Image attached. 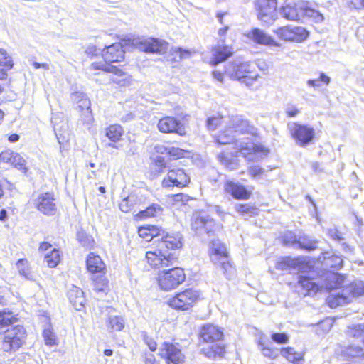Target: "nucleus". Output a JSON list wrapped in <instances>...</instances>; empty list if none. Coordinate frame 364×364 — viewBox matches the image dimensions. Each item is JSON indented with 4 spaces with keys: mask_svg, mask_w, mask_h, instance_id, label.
<instances>
[{
    "mask_svg": "<svg viewBox=\"0 0 364 364\" xmlns=\"http://www.w3.org/2000/svg\"><path fill=\"white\" fill-rule=\"evenodd\" d=\"M9 164L19 170L25 169V160L17 153H15Z\"/></svg>",
    "mask_w": 364,
    "mask_h": 364,
    "instance_id": "nucleus-54",
    "label": "nucleus"
},
{
    "mask_svg": "<svg viewBox=\"0 0 364 364\" xmlns=\"http://www.w3.org/2000/svg\"><path fill=\"white\" fill-rule=\"evenodd\" d=\"M324 265L328 267L339 269L343 266V259L341 256L329 255V253H325L323 256Z\"/></svg>",
    "mask_w": 364,
    "mask_h": 364,
    "instance_id": "nucleus-35",
    "label": "nucleus"
},
{
    "mask_svg": "<svg viewBox=\"0 0 364 364\" xmlns=\"http://www.w3.org/2000/svg\"><path fill=\"white\" fill-rule=\"evenodd\" d=\"M191 228L196 233L200 234L203 231L206 233L211 232L215 229V223L208 215L195 213L191 218Z\"/></svg>",
    "mask_w": 364,
    "mask_h": 364,
    "instance_id": "nucleus-15",
    "label": "nucleus"
},
{
    "mask_svg": "<svg viewBox=\"0 0 364 364\" xmlns=\"http://www.w3.org/2000/svg\"><path fill=\"white\" fill-rule=\"evenodd\" d=\"M43 336L46 345L53 346L58 344L56 336L53 332V330L51 329L50 326H48V328H44L43 331Z\"/></svg>",
    "mask_w": 364,
    "mask_h": 364,
    "instance_id": "nucleus-45",
    "label": "nucleus"
},
{
    "mask_svg": "<svg viewBox=\"0 0 364 364\" xmlns=\"http://www.w3.org/2000/svg\"><path fill=\"white\" fill-rule=\"evenodd\" d=\"M275 267L282 271L300 270L304 267V262L300 258L286 257L280 258L277 262Z\"/></svg>",
    "mask_w": 364,
    "mask_h": 364,
    "instance_id": "nucleus-24",
    "label": "nucleus"
},
{
    "mask_svg": "<svg viewBox=\"0 0 364 364\" xmlns=\"http://www.w3.org/2000/svg\"><path fill=\"white\" fill-rule=\"evenodd\" d=\"M303 9H304L297 4L289 2L285 4V5L280 9V14L286 19L298 21L300 16L303 15Z\"/></svg>",
    "mask_w": 364,
    "mask_h": 364,
    "instance_id": "nucleus-23",
    "label": "nucleus"
},
{
    "mask_svg": "<svg viewBox=\"0 0 364 364\" xmlns=\"http://www.w3.org/2000/svg\"><path fill=\"white\" fill-rule=\"evenodd\" d=\"M190 183V177L183 168H174L168 169L167 175L164 178L161 182L163 188L177 187L182 188L188 186Z\"/></svg>",
    "mask_w": 364,
    "mask_h": 364,
    "instance_id": "nucleus-10",
    "label": "nucleus"
},
{
    "mask_svg": "<svg viewBox=\"0 0 364 364\" xmlns=\"http://www.w3.org/2000/svg\"><path fill=\"white\" fill-rule=\"evenodd\" d=\"M344 282V276L333 272H328L324 275L323 282L321 284V291H322L323 289L326 291L338 289L343 287Z\"/></svg>",
    "mask_w": 364,
    "mask_h": 364,
    "instance_id": "nucleus-21",
    "label": "nucleus"
},
{
    "mask_svg": "<svg viewBox=\"0 0 364 364\" xmlns=\"http://www.w3.org/2000/svg\"><path fill=\"white\" fill-rule=\"evenodd\" d=\"M87 269L91 273H101L105 269V264L101 257L91 252L86 261Z\"/></svg>",
    "mask_w": 364,
    "mask_h": 364,
    "instance_id": "nucleus-27",
    "label": "nucleus"
},
{
    "mask_svg": "<svg viewBox=\"0 0 364 364\" xmlns=\"http://www.w3.org/2000/svg\"><path fill=\"white\" fill-rule=\"evenodd\" d=\"M218 158L220 163L230 170H234L237 167V163L236 162V160L230 158L224 153L220 154Z\"/></svg>",
    "mask_w": 364,
    "mask_h": 364,
    "instance_id": "nucleus-47",
    "label": "nucleus"
},
{
    "mask_svg": "<svg viewBox=\"0 0 364 364\" xmlns=\"http://www.w3.org/2000/svg\"><path fill=\"white\" fill-rule=\"evenodd\" d=\"M327 234L333 240L341 241L343 240L341 233L336 227L328 228Z\"/></svg>",
    "mask_w": 364,
    "mask_h": 364,
    "instance_id": "nucleus-60",
    "label": "nucleus"
},
{
    "mask_svg": "<svg viewBox=\"0 0 364 364\" xmlns=\"http://www.w3.org/2000/svg\"><path fill=\"white\" fill-rule=\"evenodd\" d=\"M346 335L354 338L364 337V324L359 323L349 326L346 331Z\"/></svg>",
    "mask_w": 364,
    "mask_h": 364,
    "instance_id": "nucleus-41",
    "label": "nucleus"
},
{
    "mask_svg": "<svg viewBox=\"0 0 364 364\" xmlns=\"http://www.w3.org/2000/svg\"><path fill=\"white\" fill-rule=\"evenodd\" d=\"M298 244L301 248L306 250H314L317 247V242L314 240L303 239L302 240H299Z\"/></svg>",
    "mask_w": 364,
    "mask_h": 364,
    "instance_id": "nucleus-56",
    "label": "nucleus"
},
{
    "mask_svg": "<svg viewBox=\"0 0 364 364\" xmlns=\"http://www.w3.org/2000/svg\"><path fill=\"white\" fill-rule=\"evenodd\" d=\"M135 45L145 53H163L168 48V43L156 38H139L136 40Z\"/></svg>",
    "mask_w": 364,
    "mask_h": 364,
    "instance_id": "nucleus-14",
    "label": "nucleus"
},
{
    "mask_svg": "<svg viewBox=\"0 0 364 364\" xmlns=\"http://www.w3.org/2000/svg\"><path fill=\"white\" fill-rule=\"evenodd\" d=\"M60 260V251L53 248L49 252L45 254L44 262L50 268L55 267Z\"/></svg>",
    "mask_w": 364,
    "mask_h": 364,
    "instance_id": "nucleus-34",
    "label": "nucleus"
},
{
    "mask_svg": "<svg viewBox=\"0 0 364 364\" xmlns=\"http://www.w3.org/2000/svg\"><path fill=\"white\" fill-rule=\"evenodd\" d=\"M259 348L262 351L264 356L271 359H275L278 357V350L267 347L264 343L259 341L258 343Z\"/></svg>",
    "mask_w": 364,
    "mask_h": 364,
    "instance_id": "nucleus-48",
    "label": "nucleus"
},
{
    "mask_svg": "<svg viewBox=\"0 0 364 364\" xmlns=\"http://www.w3.org/2000/svg\"><path fill=\"white\" fill-rule=\"evenodd\" d=\"M303 15L315 21L316 23H321L324 19V17L321 13L311 8L304 9Z\"/></svg>",
    "mask_w": 364,
    "mask_h": 364,
    "instance_id": "nucleus-44",
    "label": "nucleus"
},
{
    "mask_svg": "<svg viewBox=\"0 0 364 364\" xmlns=\"http://www.w3.org/2000/svg\"><path fill=\"white\" fill-rule=\"evenodd\" d=\"M94 289L96 291H105L107 287L108 282L105 276L100 275L95 278H92Z\"/></svg>",
    "mask_w": 364,
    "mask_h": 364,
    "instance_id": "nucleus-46",
    "label": "nucleus"
},
{
    "mask_svg": "<svg viewBox=\"0 0 364 364\" xmlns=\"http://www.w3.org/2000/svg\"><path fill=\"white\" fill-rule=\"evenodd\" d=\"M281 355L294 364H302L304 353L296 351L294 348L287 347L280 350Z\"/></svg>",
    "mask_w": 364,
    "mask_h": 364,
    "instance_id": "nucleus-28",
    "label": "nucleus"
},
{
    "mask_svg": "<svg viewBox=\"0 0 364 364\" xmlns=\"http://www.w3.org/2000/svg\"><path fill=\"white\" fill-rule=\"evenodd\" d=\"M160 356L167 364H182L184 356L180 349L172 343L164 342L159 349Z\"/></svg>",
    "mask_w": 364,
    "mask_h": 364,
    "instance_id": "nucleus-17",
    "label": "nucleus"
},
{
    "mask_svg": "<svg viewBox=\"0 0 364 364\" xmlns=\"http://www.w3.org/2000/svg\"><path fill=\"white\" fill-rule=\"evenodd\" d=\"M364 294V282L355 281L349 286L340 290L338 293L331 294L327 298V303L331 308L348 304L353 298Z\"/></svg>",
    "mask_w": 364,
    "mask_h": 364,
    "instance_id": "nucleus-4",
    "label": "nucleus"
},
{
    "mask_svg": "<svg viewBox=\"0 0 364 364\" xmlns=\"http://www.w3.org/2000/svg\"><path fill=\"white\" fill-rule=\"evenodd\" d=\"M300 111L299 109L294 105L288 104L285 107V113L289 117H293L296 116Z\"/></svg>",
    "mask_w": 364,
    "mask_h": 364,
    "instance_id": "nucleus-62",
    "label": "nucleus"
},
{
    "mask_svg": "<svg viewBox=\"0 0 364 364\" xmlns=\"http://www.w3.org/2000/svg\"><path fill=\"white\" fill-rule=\"evenodd\" d=\"M205 355L209 358H215L216 355H221L224 353V347L220 344H215L211 346L210 350H203Z\"/></svg>",
    "mask_w": 364,
    "mask_h": 364,
    "instance_id": "nucleus-52",
    "label": "nucleus"
},
{
    "mask_svg": "<svg viewBox=\"0 0 364 364\" xmlns=\"http://www.w3.org/2000/svg\"><path fill=\"white\" fill-rule=\"evenodd\" d=\"M156 241L159 242L157 249L146 253L147 262L155 269L173 266L176 263L177 257L173 251L182 247L181 237L178 235H171L166 233Z\"/></svg>",
    "mask_w": 364,
    "mask_h": 364,
    "instance_id": "nucleus-2",
    "label": "nucleus"
},
{
    "mask_svg": "<svg viewBox=\"0 0 364 364\" xmlns=\"http://www.w3.org/2000/svg\"><path fill=\"white\" fill-rule=\"evenodd\" d=\"M15 152H13L11 150L4 151L0 154V161L1 162L9 164Z\"/></svg>",
    "mask_w": 364,
    "mask_h": 364,
    "instance_id": "nucleus-63",
    "label": "nucleus"
},
{
    "mask_svg": "<svg viewBox=\"0 0 364 364\" xmlns=\"http://www.w3.org/2000/svg\"><path fill=\"white\" fill-rule=\"evenodd\" d=\"M149 230H150L151 240L157 238L159 237H162L166 232L161 229L160 228L154 225H148Z\"/></svg>",
    "mask_w": 364,
    "mask_h": 364,
    "instance_id": "nucleus-58",
    "label": "nucleus"
},
{
    "mask_svg": "<svg viewBox=\"0 0 364 364\" xmlns=\"http://www.w3.org/2000/svg\"><path fill=\"white\" fill-rule=\"evenodd\" d=\"M287 126L291 136L300 146H306L314 138L315 132L311 126L296 122L289 123Z\"/></svg>",
    "mask_w": 364,
    "mask_h": 364,
    "instance_id": "nucleus-9",
    "label": "nucleus"
},
{
    "mask_svg": "<svg viewBox=\"0 0 364 364\" xmlns=\"http://www.w3.org/2000/svg\"><path fill=\"white\" fill-rule=\"evenodd\" d=\"M166 152L176 159L183 157L185 151L178 147L168 146L165 149Z\"/></svg>",
    "mask_w": 364,
    "mask_h": 364,
    "instance_id": "nucleus-55",
    "label": "nucleus"
},
{
    "mask_svg": "<svg viewBox=\"0 0 364 364\" xmlns=\"http://www.w3.org/2000/svg\"><path fill=\"white\" fill-rule=\"evenodd\" d=\"M257 129L250 124L249 121L241 116L232 117L225 131L220 133L217 137V142L220 144H229L233 143L237 150L235 154L240 153L249 161L255 159V156L261 154V157L267 156L269 151L261 144H255L250 138H240L242 134L255 135Z\"/></svg>",
    "mask_w": 364,
    "mask_h": 364,
    "instance_id": "nucleus-1",
    "label": "nucleus"
},
{
    "mask_svg": "<svg viewBox=\"0 0 364 364\" xmlns=\"http://www.w3.org/2000/svg\"><path fill=\"white\" fill-rule=\"evenodd\" d=\"M210 259L215 264L219 265L223 269L224 273L232 270V266L228 262V255L226 247L219 240H214L212 242Z\"/></svg>",
    "mask_w": 364,
    "mask_h": 364,
    "instance_id": "nucleus-11",
    "label": "nucleus"
},
{
    "mask_svg": "<svg viewBox=\"0 0 364 364\" xmlns=\"http://www.w3.org/2000/svg\"><path fill=\"white\" fill-rule=\"evenodd\" d=\"M255 5L257 18L260 21L272 24L277 18V0H256Z\"/></svg>",
    "mask_w": 364,
    "mask_h": 364,
    "instance_id": "nucleus-8",
    "label": "nucleus"
},
{
    "mask_svg": "<svg viewBox=\"0 0 364 364\" xmlns=\"http://www.w3.org/2000/svg\"><path fill=\"white\" fill-rule=\"evenodd\" d=\"M224 189L226 193L239 200H247L251 196V191H247L244 186L232 181H227Z\"/></svg>",
    "mask_w": 364,
    "mask_h": 364,
    "instance_id": "nucleus-22",
    "label": "nucleus"
},
{
    "mask_svg": "<svg viewBox=\"0 0 364 364\" xmlns=\"http://www.w3.org/2000/svg\"><path fill=\"white\" fill-rule=\"evenodd\" d=\"M34 207L45 215H54L57 211V205L54 194L50 192L40 193L33 200Z\"/></svg>",
    "mask_w": 364,
    "mask_h": 364,
    "instance_id": "nucleus-13",
    "label": "nucleus"
},
{
    "mask_svg": "<svg viewBox=\"0 0 364 364\" xmlns=\"http://www.w3.org/2000/svg\"><path fill=\"white\" fill-rule=\"evenodd\" d=\"M264 168L258 166H253L249 168L248 173L254 178H256L263 174Z\"/></svg>",
    "mask_w": 364,
    "mask_h": 364,
    "instance_id": "nucleus-61",
    "label": "nucleus"
},
{
    "mask_svg": "<svg viewBox=\"0 0 364 364\" xmlns=\"http://www.w3.org/2000/svg\"><path fill=\"white\" fill-rule=\"evenodd\" d=\"M16 321L14 313L8 309L0 310V329L7 327Z\"/></svg>",
    "mask_w": 364,
    "mask_h": 364,
    "instance_id": "nucleus-32",
    "label": "nucleus"
},
{
    "mask_svg": "<svg viewBox=\"0 0 364 364\" xmlns=\"http://www.w3.org/2000/svg\"><path fill=\"white\" fill-rule=\"evenodd\" d=\"M246 36L249 40L259 45L273 47H279L281 46L271 36L257 28L248 31Z\"/></svg>",
    "mask_w": 364,
    "mask_h": 364,
    "instance_id": "nucleus-18",
    "label": "nucleus"
},
{
    "mask_svg": "<svg viewBox=\"0 0 364 364\" xmlns=\"http://www.w3.org/2000/svg\"><path fill=\"white\" fill-rule=\"evenodd\" d=\"M107 326L111 331H119L124 328V321L122 316H109L107 321Z\"/></svg>",
    "mask_w": 364,
    "mask_h": 364,
    "instance_id": "nucleus-38",
    "label": "nucleus"
},
{
    "mask_svg": "<svg viewBox=\"0 0 364 364\" xmlns=\"http://www.w3.org/2000/svg\"><path fill=\"white\" fill-rule=\"evenodd\" d=\"M124 130L123 128L118 124L110 125L106 131V136L113 142L119 141Z\"/></svg>",
    "mask_w": 364,
    "mask_h": 364,
    "instance_id": "nucleus-36",
    "label": "nucleus"
},
{
    "mask_svg": "<svg viewBox=\"0 0 364 364\" xmlns=\"http://www.w3.org/2000/svg\"><path fill=\"white\" fill-rule=\"evenodd\" d=\"M124 50L119 43H114L104 49L102 53L105 65L120 62L124 59Z\"/></svg>",
    "mask_w": 364,
    "mask_h": 364,
    "instance_id": "nucleus-19",
    "label": "nucleus"
},
{
    "mask_svg": "<svg viewBox=\"0 0 364 364\" xmlns=\"http://www.w3.org/2000/svg\"><path fill=\"white\" fill-rule=\"evenodd\" d=\"M272 339L277 343L282 344L288 342L289 336L284 333H274Z\"/></svg>",
    "mask_w": 364,
    "mask_h": 364,
    "instance_id": "nucleus-59",
    "label": "nucleus"
},
{
    "mask_svg": "<svg viewBox=\"0 0 364 364\" xmlns=\"http://www.w3.org/2000/svg\"><path fill=\"white\" fill-rule=\"evenodd\" d=\"M13 65L11 57L5 50L0 48V66H6V69H11Z\"/></svg>",
    "mask_w": 364,
    "mask_h": 364,
    "instance_id": "nucleus-53",
    "label": "nucleus"
},
{
    "mask_svg": "<svg viewBox=\"0 0 364 364\" xmlns=\"http://www.w3.org/2000/svg\"><path fill=\"white\" fill-rule=\"evenodd\" d=\"M200 296L199 292L192 288L176 294L168 301V305L175 309L188 310L192 307Z\"/></svg>",
    "mask_w": 364,
    "mask_h": 364,
    "instance_id": "nucleus-7",
    "label": "nucleus"
},
{
    "mask_svg": "<svg viewBox=\"0 0 364 364\" xmlns=\"http://www.w3.org/2000/svg\"><path fill=\"white\" fill-rule=\"evenodd\" d=\"M78 107L82 111L80 115V120L83 124H91L93 121V117L90 109V102L88 99L85 98L81 100V104Z\"/></svg>",
    "mask_w": 364,
    "mask_h": 364,
    "instance_id": "nucleus-29",
    "label": "nucleus"
},
{
    "mask_svg": "<svg viewBox=\"0 0 364 364\" xmlns=\"http://www.w3.org/2000/svg\"><path fill=\"white\" fill-rule=\"evenodd\" d=\"M189 200L190 197L184 193H178L169 197V203L175 207L186 205Z\"/></svg>",
    "mask_w": 364,
    "mask_h": 364,
    "instance_id": "nucleus-42",
    "label": "nucleus"
},
{
    "mask_svg": "<svg viewBox=\"0 0 364 364\" xmlns=\"http://www.w3.org/2000/svg\"><path fill=\"white\" fill-rule=\"evenodd\" d=\"M235 210L244 217H252L258 214V209L249 204H237L235 205Z\"/></svg>",
    "mask_w": 364,
    "mask_h": 364,
    "instance_id": "nucleus-39",
    "label": "nucleus"
},
{
    "mask_svg": "<svg viewBox=\"0 0 364 364\" xmlns=\"http://www.w3.org/2000/svg\"><path fill=\"white\" fill-rule=\"evenodd\" d=\"M345 354L351 359L360 358L364 355V350L357 346H349L345 350Z\"/></svg>",
    "mask_w": 364,
    "mask_h": 364,
    "instance_id": "nucleus-43",
    "label": "nucleus"
},
{
    "mask_svg": "<svg viewBox=\"0 0 364 364\" xmlns=\"http://www.w3.org/2000/svg\"><path fill=\"white\" fill-rule=\"evenodd\" d=\"M232 54V48L226 46H218L213 49V58L211 64L216 65L218 63L226 60Z\"/></svg>",
    "mask_w": 364,
    "mask_h": 364,
    "instance_id": "nucleus-26",
    "label": "nucleus"
},
{
    "mask_svg": "<svg viewBox=\"0 0 364 364\" xmlns=\"http://www.w3.org/2000/svg\"><path fill=\"white\" fill-rule=\"evenodd\" d=\"M298 284L307 291L308 294H315L318 291H321V285L313 282L309 277L299 276Z\"/></svg>",
    "mask_w": 364,
    "mask_h": 364,
    "instance_id": "nucleus-30",
    "label": "nucleus"
},
{
    "mask_svg": "<svg viewBox=\"0 0 364 364\" xmlns=\"http://www.w3.org/2000/svg\"><path fill=\"white\" fill-rule=\"evenodd\" d=\"M200 335L205 342L215 343L222 340L223 332L218 326L207 323L202 326Z\"/></svg>",
    "mask_w": 364,
    "mask_h": 364,
    "instance_id": "nucleus-20",
    "label": "nucleus"
},
{
    "mask_svg": "<svg viewBox=\"0 0 364 364\" xmlns=\"http://www.w3.org/2000/svg\"><path fill=\"white\" fill-rule=\"evenodd\" d=\"M26 330L23 326L18 325L5 331L2 340V349L5 352L17 350L25 342Z\"/></svg>",
    "mask_w": 364,
    "mask_h": 364,
    "instance_id": "nucleus-6",
    "label": "nucleus"
},
{
    "mask_svg": "<svg viewBox=\"0 0 364 364\" xmlns=\"http://www.w3.org/2000/svg\"><path fill=\"white\" fill-rule=\"evenodd\" d=\"M254 65L247 62L235 61L229 63L225 74L232 80H237L247 86H252L257 80L259 75L253 72Z\"/></svg>",
    "mask_w": 364,
    "mask_h": 364,
    "instance_id": "nucleus-3",
    "label": "nucleus"
},
{
    "mask_svg": "<svg viewBox=\"0 0 364 364\" xmlns=\"http://www.w3.org/2000/svg\"><path fill=\"white\" fill-rule=\"evenodd\" d=\"M70 302L76 310H80L85 304L84 292L77 287L73 286L68 292Z\"/></svg>",
    "mask_w": 364,
    "mask_h": 364,
    "instance_id": "nucleus-25",
    "label": "nucleus"
},
{
    "mask_svg": "<svg viewBox=\"0 0 364 364\" xmlns=\"http://www.w3.org/2000/svg\"><path fill=\"white\" fill-rule=\"evenodd\" d=\"M139 235L144 239L146 241H150L151 235L150 230H149L148 226L146 227H140L138 230Z\"/></svg>",
    "mask_w": 364,
    "mask_h": 364,
    "instance_id": "nucleus-64",
    "label": "nucleus"
},
{
    "mask_svg": "<svg viewBox=\"0 0 364 364\" xmlns=\"http://www.w3.org/2000/svg\"><path fill=\"white\" fill-rule=\"evenodd\" d=\"M330 82L331 78L323 73H321L318 78L314 80H308L306 83L309 87H320L321 85V83L328 85Z\"/></svg>",
    "mask_w": 364,
    "mask_h": 364,
    "instance_id": "nucleus-49",
    "label": "nucleus"
},
{
    "mask_svg": "<svg viewBox=\"0 0 364 364\" xmlns=\"http://www.w3.org/2000/svg\"><path fill=\"white\" fill-rule=\"evenodd\" d=\"M137 196L135 194H130L124 198L119 203V209L124 213L129 212L137 204Z\"/></svg>",
    "mask_w": 364,
    "mask_h": 364,
    "instance_id": "nucleus-37",
    "label": "nucleus"
},
{
    "mask_svg": "<svg viewBox=\"0 0 364 364\" xmlns=\"http://www.w3.org/2000/svg\"><path fill=\"white\" fill-rule=\"evenodd\" d=\"M186 275L183 269L173 267L168 270H162L158 274V284L160 288L164 291H170L176 289L184 282Z\"/></svg>",
    "mask_w": 364,
    "mask_h": 364,
    "instance_id": "nucleus-5",
    "label": "nucleus"
},
{
    "mask_svg": "<svg viewBox=\"0 0 364 364\" xmlns=\"http://www.w3.org/2000/svg\"><path fill=\"white\" fill-rule=\"evenodd\" d=\"M222 117L220 116H214L210 117L207 120V127L209 130H215L218 125L221 124Z\"/></svg>",
    "mask_w": 364,
    "mask_h": 364,
    "instance_id": "nucleus-57",
    "label": "nucleus"
},
{
    "mask_svg": "<svg viewBox=\"0 0 364 364\" xmlns=\"http://www.w3.org/2000/svg\"><path fill=\"white\" fill-rule=\"evenodd\" d=\"M163 208L157 203H153L151 205L148 207L146 210L140 211L137 214V217L139 218H146L151 217H156L162 213Z\"/></svg>",
    "mask_w": 364,
    "mask_h": 364,
    "instance_id": "nucleus-33",
    "label": "nucleus"
},
{
    "mask_svg": "<svg viewBox=\"0 0 364 364\" xmlns=\"http://www.w3.org/2000/svg\"><path fill=\"white\" fill-rule=\"evenodd\" d=\"M157 127L162 133H176L180 136L186 134L185 127L182 122L173 117H162L159 120Z\"/></svg>",
    "mask_w": 364,
    "mask_h": 364,
    "instance_id": "nucleus-16",
    "label": "nucleus"
},
{
    "mask_svg": "<svg viewBox=\"0 0 364 364\" xmlns=\"http://www.w3.org/2000/svg\"><path fill=\"white\" fill-rule=\"evenodd\" d=\"M292 32L294 36V41L301 42L305 40L309 35L306 30L301 26H292Z\"/></svg>",
    "mask_w": 364,
    "mask_h": 364,
    "instance_id": "nucleus-51",
    "label": "nucleus"
},
{
    "mask_svg": "<svg viewBox=\"0 0 364 364\" xmlns=\"http://www.w3.org/2000/svg\"><path fill=\"white\" fill-rule=\"evenodd\" d=\"M77 238L79 242L84 247H90L93 246V238L84 231H79L77 234Z\"/></svg>",
    "mask_w": 364,
    "mask_h": 364,
    "instance_id": "nucleus-50",
    "label": "nucleus"
},
{
    "mask_svg": "<svg viewBox=\"0 0 364 364\" xmlns=\"http://www.w3.org/2000/svg\"><path fill=\"white\" fill-rule=\"evenodd\" d=\"M274 32L282 40L285 41H294V36L293 35L291 26L280 27Z\"/></svg>",
    "mask_w": 364,
    "mask_h": 364,
    "instance_id": "nucleus-40",
    "label": "nucleus"
},
{
    "mask_svg": "<svg viewBox=\"0 0 364 364\" xmlns=\"http://www.w3.org/2000/svg\"><path fill=\"white\" fill-rule=\"evenodd\" d=\"M90 68L94 70H101L107 73H114L116 77H113L111 80L121 87L129 86L131 84V76L115 65H104L102 63H93Z\"/></svg>",
    "mask_w": 364,
    "mask_h": 364,
    "instance_id": "nucleus-12",
    "label": "nucleus"
},
{
    "mask_svg": "<svg viewBox=\"0 0 364 364\" xmlns=\"http://www.w3.org/2000/svg\"><path fill=\"white\" fill-rule=\"evenodd\" d=\"M18 274L27 279H32V272L27 259H20L16 263Z\"/></svg>",
    "mask_w": 364,
    "mask_h": 364,
    "instance_id": "nucleus-31",
    "label": "nucleus"
}]
</instances>
